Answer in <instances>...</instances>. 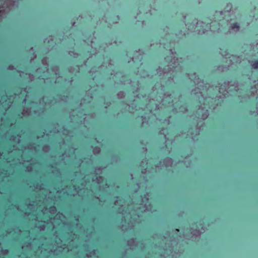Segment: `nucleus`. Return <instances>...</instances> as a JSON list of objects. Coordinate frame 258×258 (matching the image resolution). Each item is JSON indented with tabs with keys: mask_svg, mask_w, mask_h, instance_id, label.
I'll list each match as a JSON object with an SVG mask.
<instances>
[{
	"mask_svg": "<svg viewBox=\"0 0 258 258\" xmlns=\"http://www.w3.org/2000/svg\"><path fill=\"white\" fill-rule=\"evenodd\" d=\"M176 63H177V59H173L171 61V64H170V66L172 67V68H175L176 67Z\"/></svg>",
	"mask_w": 258,
	"mask_h": 258,
	"instance_id": "0eeeda50",
	"label": "nucleus"
},
{
	"mask_svg": "<svg viewBox=\"0 0 258 258\" xmlns=\"http://www.w3.org/2000/svg\"><path fill=\"white\" fill-rule=\"evenodd\" d=\"M190 230H191V234L192 235L190 236L191 238H194V236H199L201 233V232L199 230H197V227L195 226L192 227L191 228Z\"/></svg>",
	"mask_w": 258,
	"mask_h": 258,
	"instance_id": "7ed1b4c3",
	"label": "nucleus"
},
{
	"mask_svg": "<svg viewBox=\"0 0 258 258\" xmlns=\"http://www.w3.org/2000/svg\"><path fill=\"white\" fill-rule=\"evenodd\" d=\"M93 152L95 154H97L100 152V149L99 148H95L94 149Z\"/></svg>",
	"mask_w": 258,
	"mask_h": 258,
	"instance_id": "f8f14e48",
	"label": "nucleus"
},
{
	"mask_svg": "<svg viewBox=\"0 0 258 258\" xmlns=\"http://www.w3.org/2000/svg\"><path fill=\"white\" fill-rule=\"evenodd\" d=\"M61 216H62V215L61 214H58L57 215V217L58 218H60Z\"/></svg>",
	"mask_w": 258,
	"mask_h": 258,
	"instance_id": "2eb2a0df",
	"label": "nucleus"
},
{
	"mask_svg": "<svg viewBox=\"0 0 258 258\" xmlns=\"http://www.w3.org/2000/svg\"><path fill=\"white\" fill-rule=\"evenodd\" d=\"M197 31L200 34L204 33L205 32L211 30L213 31H215L216 29L213 28V25H210L208 23H204L203 22H196Z\"/></svg>",
	"mask_w": 258,
	"mask_h": 258,
	"instance_id": "f257e3e1",
	"label": "nucleus"
},
{
	"mask_svg": "<svg viewBox=\"0 0 258 258\" xmlns=\"http://www.w3.org/2000/svg\"><path fill=\"white\" fill-rule=\"evenodd\" d=\"M227 9H228V11H231V8H232V5L230 3H229L227 5Z\"/></svg>",
	"mask_w": 258,
	"mask_h": 258,
	"instance_id": "9b49d317",
	"label": "nucleus"
},
{
	"mask_svg": "<svg viewBox=\"0 0 258 258\" xmlns=\"http://www.w3.org/2000/svg\"><path fill=\"white\" fill-rule=\"evenodd\" d=\"M142 201L143 203L142 204V207L140 208L144 211L150 210L151 209V208H150V204L148 202V198L146 196H145L142 199Z\"/></svg>",
	"mask_w": 258,
	"mask_h": 258,
	"instance_id": "f03ea898",
	"label": "nucleus"
},
{
	"mask_svg": "<svg viewBox=\"0 0 258 258\" xmlns=\"http://www.w3.org/2000/svg\"><path fill=\"white\" fill-rule=\"evenodd\" d=\"M223 15V12L222 11L220 12H217L216 13V17H219L220 16H222Z\"/></svg>",
	"mask_w": 258,
	"mask_h": 258,
	"instance_id": "9d476101",
	"label": "nucleus"
},
{
	"mask_svg": "<svg viewBox=\"0 0 258 258\" xmlns=\"http://www.w3.org/2000/svg\"><path fill=\"white\" fill-rule=\"evenodd\" d=\"M194 28V26H193L191 29H192Z\"/></svg>",
	"mask_w": 258,
	"mask_h": 258,
	"instance_id": "f3484780",
	"label": "nucleus"
},
{
	"mask_svg": "<svg viewBox=\"0 0 258 258\" xmlns=\"http://www.w3.org/2000/svg\"><path fill=\"white\" fill-rule=\"evenodd\" d=\"M94 258H97V257H96V256H95Z\"/></svg>",
	"mask_w": 258,
	"mask_h": 258,
	"instance_id": "a211bd4d",
	"label": "nucleus"
},
{
	"mask_svg": "<svg viewBox=\"0 0 258 258\" xmlns=\"http://www.w3.org/2000/svg\"><path fill=\"white\" fill-rule=\"evenodd\" d=\"M253 49L255 51H257L258 52V44L254 47Z\"/></svg>",
	"mask_w": 258,
	"mask_h": 258,
	"instance_id": "ddd939ff",
	"label": "nucleus"
},
{
	"mask_svg": "<svg viewBox=\"0 0 258 258\" xmlns=\"http://www.w3.org/2000/svg\"><path fill=\"white\" fill-rule=\"evenodd\" d=\"M5 252L6 253H7V252H8V251H7V250H5Z\"/></svg>",
	"mask_w": 258,
	"mask_h": 258,
	"instance_id": "dca6fc26",
	"label": "nucleus"
},
{
	"mask_svg": "<svg viewBox=\"0 0 258 258\" xmlns=\"http://www.w3.org/2000/svg\"><path fill=\"white\" fill-rule=\"evenodd\" d=\"M251 66L253 69H258V60H255V61H253L252 63Z\"/></svg>",
	"mask_w": 258,
	"mask_h": 258,
	"instance_id": "6e6552de",
	"label": "nucleus"
},
{
	"mask_svg": "<svg viewBox=\"0 0 258 258\" xmlns=\"http://www.w3.org/2000/svg\"><path fill=\"white\" fill-rule=\"evenodd\" d=\"M163 163L165 166L168 167L172 164V161L171 159L167 158L163 161Z\"/></svg>",
	"mask_w": 258,
	"mask_h": 258,
	"instance_id": "39448f33",
	"label": "nucleus"
},
{
	"mask_svg": "<svg viewBox=\"0 0 258 258\" xmlns=\"http://www.w3.org/2000/svg\"><path fill=\"white\" fill-rule=\"evenodd\" d=\"M135 243L134 239H131L128 241V244L131 247H133V243Z\"/></svg>",
	"mask_w": 258,
	"mask_h": 258,
	"instance_id": "1a4fd4ad",
	"label": "nucleus"
},
{
	"mask_svg": "<svg viewBox=\"0 0 258 258\" xmlns=\"http://www.w3.org/2000/svg\"><path fill=\"white\" fill-rule=\"evenodd\" d=\"M97 180H98V182H100L101 180H102V178L101 177H99L98 179H97Z\"/></svg>",
	"mask_w": 258,
	"mask_h": 258,
	"instance_id": "4468645a",
	"label": "nucleus"
},
{
	"mask_svg": "<svg viewBox=\"0 0 258 258\" xmlns=\"http://www.w3.org/2000/svg\"><path fill=\"white\" fill-rule=\"evenodd\" d=\"M202 112H203V114L202 115V117L203 119H205L207 117L208 115L207 110H203L202 109H199L198 110L199 114H201Z\"/></svg>",
	"mask_w": 258,
	"mask_h": 258,
	"instance_id": "423d86ee",
	"label": "nucleus"
},
{
	"mask_svg": "<svg viewBox=\"0 0 258 258\" xmlns=\"http://www.w3.org/2000/svg\"><path fill=\"white\" fill-rule=\"evenodd\" d=\"M230 29L233 32H237L240 30L239 24L237 23L232 24L230 26Z\"/></svg>",
	"mask_w": 258,
	"mask_h": 258,
	"instance_id": "20e7f679",
	"label": "nucleus"
}]
</instances>
